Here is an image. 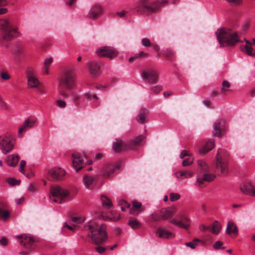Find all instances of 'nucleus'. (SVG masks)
I'll use <instances>...</instances> for the list:
<instances>
[{"mask_svg": "<svg viewBox=\"0 0 255 255\" xmlns=\"http://www.w3.org/2000/svg\"><path fill=\"white\" fill-rule=\"evenodd\" d=\"M88 230V236L92 239V243L100 245L108 239L106 226L104 224L98 225L95 222H89L87 226Z\"/></svg>", "mask_w": 255, "mask_h": 255, "instance_id": "obj_1", "label": "nucleus"}, {"mask_svg": "<svg viewBox=\"0 0 255 255\" xmlns=\"http://www.w3.org/2000/svg\"><path fill=\"white\" fill-rule=\"evenodd\" d=\"M218 40L221 46L233 45L239 42H243L238 34L230 29L223 28L216 31Z\"/></svg>", "mask_w": 255, "mask_h": 255, "instance_id": "obj_2", "label": "nucleus"}, {"mask_svg": "<svg viewBox=\"0 0 255 255\" xmlns=\"http://www.w3.org/2000/svg\"><path fill=\"white\" fill-rule=\"evenodd\" d=\"M75 84V75L71 69L66 70L59 82L60 94L63 97H68V90L74 88Z\"/></svg>", "mask_w": 255, "mask_h": 255, "instance_id": "obj_3", "label": "nucleus"}, {"mask_svg": "<svg viewBox=\"0 0 255 255\" xmlns=\"http://www.w3.org/2000/svg\"><path fill=\"white\" fill-rule=\"evenodd\" d=\"M0 30L2 32V41H10L17 37L19 34L17 27L12 26L8 20L5 18L0 19Z\"/></svg>", "mask_w": 255, "mask_h": 255, "instance_id": "obj_4", "label": "nucleus"}, {"mask_svg": "<svg viewBox=\"0 0 255 255\" xmlns=\"http://www.w3.org/2000/svg\"><path fill=\"white\" fill-rule=\"evenodd\" d=\"M168 0H161L155 2L150 3L148 0H140V4L136 7L138 12L142 13L144 12H153L158 10L160 7V5L167 3Z\"/></svg>", "mask_w": 255, "mask_h": 255, "instance_id": "obj_5", "label": "nucleus"}, {"mask_svg": "<svg viewBox=\"0 0 255 255\" xmlns=\"http://www.w3.org/2000/svg\"><path fill=\"white\" fill-rule=\"evenodd\" d=\"M69 194L68 190L57 185H53L50 188V198L57 203H62Z\"/></svg>", "mask_w": 255, "mask_h": 255, "instance_id": "obj_6", "label": "nucleus"}, {"mask_svg": "<svg viewBox=\"0 0 255 255\" xmlns=\"http://www.w3.org/2000/svg\"><path fill=\"white\" fill-rule=\"evenodd\" d=\"M96 53L99 57H107L110 59L115 58L118 55L117 51L114 48L108 46L98 48Z\"/></svg>", "mask_w": 255, "mask_h": 255, "instance_id": "obj_7", "label": "nucleus"}, {"mask_svg": "<svg viewBox=\"0 0 255 255\" xmlns=\"http://www.w3.org/2000/svg\"><path fill=\"white\" fill-rule=\"evenodd\" d=\"M177 218L178 219H172L170 223L179 228L188 229L190 226V219L185 215H180Z\"/></svg>", "mask_w": 255, "mask_h": 255, "instance_id": "obj_8", "label": "nucleus"}, {"mask_svg": "<svg viewBox=\"0 0 255 255\" xmlns=\"http://www.w3.org/2000/svg\"><path fill=\"white\" fill-rule=\"evenodd\" d=\"M222 149H218L216 154V168L222 174H225L228 171V164L221 155Z\"/></svg>", "mask_w": 255, "mask_h": 255, "instance_id": "obj_9", "label": "nucleus"}, {"mask_svg": "<svg viewBox=\"0 0 255 255\" xmlns=\"http://www.w3.org/2000/svg\"><path fill=\"white\" fill-rule=\"evenodd\" d=\"M65 173V170L59 167H54L48 171V176L51 179L56 180H62Z\"/></svg>", "mask_w": 255, "mask_h": 255, "instance_id": "obj_10", "label": "nucleus"}, {"mask_svg": "<svg viewBox=\"0 0 255 255\" xmlns=\"http://www.w3.org/2000/svg\"><path fill=\"white\" fill-rule=\"evenodd\" d=\"M142 76L150 83L153 84L157 82V74L153 69L147 68L142 72Z\"/></svg>", "mask_w": 255, "mask_h": 255, "instance_id": "obj_11", "label": "nucleus"}, {"mask_svg": "<svg viewBox=\"0 0 255 255\" xmlns=\"http://www.w3.org/2000/svg\"><path fill=\"white\" fill-rule=\"evenodd\" d=\"M72 165L76 168V172H78L83 168L84 158L83 155L79 152H74L72 154Z\"/></svg>", "mask_w": 255, "mask_h": 255, "instance_id": "obj_12", "label": "nucleus"}, {"mask_svg": "<svg viewBox=\"0 0 255 255\" xmlns=\"http://www.w3.org/2000/svg\"><path fill=\"white\" fill-rule=\"evenodd\" d=\"M120 164L116 163L115 164H106L104 165L101 170V175L105 178L110 177L115 171L119 168Z\"/></svg>", "mask_w": 255, "mask_h": 255, "instance_id": "obj_13", "label": "nucleus"}, {"mask_svg": "<svg viewBox=\"0 0 255 255\" xmlns=\"http://www.w3.org/2000/svg\"><path fill=\"white\" fill-rule=\"evenodd\" d=\"M0 138H2L3 141L2 152L4 154H6L13 149L14 144L11 142V140L6 135L0 136Z\"/></svg>", "mask_w": 255, "mask_h": 255, "instance_id": "obj_14", "label": "nucleus"}, {"mask_svg": "<svg viewBox=\"0 0 255 255\" xmlns=\"http://www.w3.org/2000/svg\"><path fill=\"white\" fill-rule=\"evenodd\" d=\"M18 240L20 245L24 248L30 250L32 246V237H28L25 235H21L15 237Z\"/></svg>", "mask_w": 255, "mask_h": 255, "instance_id": "obj_15", "label": "nucleus"}, {"mask_svg": "<svg viewBox=\"0 0 255 255\" xmlns=\"http://www.w3.org/2000/svg\"><path fill=\"white\" fill-rule=\"evenodd\" d=\"M44 92L45 87L43 83L33 76V93L39 95Z\"/></svg>", "mask_w": 255, "mask_h": 255, "instance_id": "obj_16", "label": "nucleus"}, {"mask_svg": "<svg viewBox=\"0 0 255 255\" xmlns=\"http://www.w3.org/2000/svg\"><path fill=\"white\" fill-rule=\"evenodd\" d=\"M102 12L103 8L101 5L98 4H96L91 7L87 15V17L94 19L98 17Z\"/></svg>", "mask_w": 255, "mask_h": 255, "instance_id": "obj_17", "label": "nucleus"}, {"mask_svg": "<svg viewBox=\"0 0 255 255\" xmlns=\"http://www.w3.org/2000/svg\"><path fill=\"white\" fill-rule=\"evenodd\" d=\"M242 192L255 197V188L250 182H245L241 185Z\"/></svg>", "mask_w": 255, "mask_h": 255, "instance_id": "obj_18", "label": "nucleus"}, {"mask_svg": "<svg viewBox=\"0 0 255 255\" xmlns=\"http://www.w3.org/2000/svg\"><path fill=\"white\" fill-rule=\"evenodd\" d=\"M155 234L158 238L162 239H170L174 237L173 233L163 227H159L156 230Z\"/></svg>", "mask_w": 255, "mask_h": 255, "instance_id": "obj_19", "label": "nucleus"}, {"mask_svg": "<svg viewBox=\"0 0 255 255\" xmlns=\"http://www.w3.org/2000/svg\"><path fill=\"white\" fill-rule=\"evenodd\" d=\"M89 68V71L91 75L96 76L100 73V64L95 61L89 62L87 64Z\"/></svg>", "mask_w": 255, "mask_h": 255, "instance_id": "obj_20", "label": "nucleus"}, {"mask_svg": "<svg viewBox=\"0 0 255 255\" xmlns=\"http://www.w3.org/2000/svg\"><path fill=\"white\" fill-rule=\"evenodd\" d=\"M215 147V140L213 139H209L205 145H204L200 150L199 153L201 154H205L211 150Z\"/></svg>", "mask_w": 255, "mask_h": 255, "instance_id": "obj_21", "label": "nucleus"}, {"mask_svg": "<svg viewBox=\"0 0 255 255\" xmlns=\"http://www.w3.org/2000/svg\"><path fill=\"white\" fill-rule=\"evenodd\" d=\"M32 127V120L30 118L25 121L23 125L19 128L17 134L18 137H21L24 132Z\"/></svg>", "mask_w": 255, "mask_h": 255, "instance_id": "obj_22", "label": "nucleus"}, {"mask_svg": "<svg viewBox=\"0 0 255 255\" xmlns=\"http://www.w3.org/2000/svg\"><path fill=\"white\" fill-rule=\"evenodd\" d=\"M19 160V156L16 154H10L5 159V162L8 166H15Z\"/></svg>", "mask_w": 255, "mask_h": 255, "instance_id": "obj_23", "label": "nucleus"}, {"mask_svg": "<svg viewBox=\"0 0 255 255\" xmlns=\"http://www.w3.org/2000/svg\"><path fill=\"white\" fill-rule=\"evenodd\" d=\"M117 141L113 143V149L115 152H119L126 149V145L121 139H116Z\"/></svg>", "mask_w": 255, "mask_h": 255, "instance_id": "obj_24", "label": "nucleus"}, {"mask_svg": "<svg viewBox=\"0 0 255 255\" xmlns=\"http://www.w3.org/2000/svg\"><path fill=\"white\" fill-rule=\"evenodd\" d=\"M222 127L221 122L220 120H218L215 121L213 130V135L214 136H221L222 134Z\"/></svg>", "mask_w": 255, "mask_h": 255, "instance_id": "obj_25", "label": "nucleus"}, {"mask_svg": "<svg viewBox=\"0 0 255 255\" xmlns=\"http://www.w3.org/2000/svg\"><path fill=\"white\" fill-rule=\"evenodd\" d=\"M192 175L193 172L189 170H180L174 173V176L177 178H187Z\"/></svg>", "mask_w": 255, "mask_h": 255, "instance_id": "obj_26", "label": "nucleus"}, {"mask_svg": "<svg viewBox=\"0 0 255 255\" xmlns=\"http://www.w3.org/2000/svg\"><path fill=\"white\" fill-rule=\"evenodd\" d=\"M215 177L216 176L214 174L205 173L204 174L203 178H198L197 181L199 185H201L204 181L211 182L213 181Z\"/></svg>", "mask_w": 255, "mask_h": 255, "instance_id": "obj_27", "label": "nucleus"}, {"mask_svg": "<svg viewBox=\"0 0 255 255\" xmlns=\"http://www.w3.org/2000/svg\"><path fill=\"white\" fill-rule=\"evenodd\" d=\"M148 115V111L145 109H141L136 117V120L139 123L143 124L146 117Z\"/></svg>", "mask_w": 255, "mask_h": 255, "instance_id": "obj_28", "label": "nucleus"}, {"mask_svg": "<svg viewBox=\"0 0 255 255\" xmlns=\"http://www.w3.org/2000/svg\"><path fill=\"white\" fill-rule=\"evenodd\" d=\"M226 232L228 234H234L237 235L238 230L235 223L232 222H229L227 224Z\"/></svg>", "mask_w": 255, "mask_h": 255, "instance_id": "obj_29", "label": "nucleus"}, {"mask_svg": "<svg viewBox=\"0 0 255 255\" xmlns=\"http://www.w3.org/2000/svg\"><path fill=\"white\" fill-rule=\"evenodd\" d=\"M133 209H130L129 213L134 215H136L142 211L140 208L141 206V204L136 201L132 202Z\"/></svg>", "mask_w": 255, "mask_h": 255, "instance_id": "obj_30", "label": "nucleus"}, {"mask_svg": "<svg viewBox=\"0 0 255 255\" xmlns=\"http://www.w3.org/2000/svg\"><path fill=\"white\" fill-rule=\"evenodd\" d=\"M160 212L162 214L161 218L162 220H164L171 218L174 214L173 210L170 208H168L165 210H161Z\"/></svg>", "mask_w": 255, "mask_h": 255, "instance_id": "obj_31", "label": "nucleus"}, {"mask_svg": "<svg viewBox=\"0 0 255 255\" xmlns=\"http://www.w3.org/2000/svg\"><path fill=\"white\" fill-rule=\"evenodd\" d=\"M95 179L93 176L85 175L83 178V182L86 188H90L93 185Z\"/></svg>", "mask_w": 255, "mask_h": 255, "instance_id": "obj_32", "label": "nucleus"}, {"mask_svg": "<svg viewBox=\"0 0 255 255\" xmlns=\"http://www.w3.org/2000/svg\"><path fill=\"white\" fill-rule=\"evenodd\" d=\"M120 218V215L116 211H112L106 216L105 220L109 221L116 222Z\"/></svg>", "mask_w": 255, "mask_h": 255, "instance_id": "obj_33", "label": "nucleus"}, {"mask_svg": "<svg viewBox=\"0 0 255 255\" xmlns=\"http://www.w3.org/2000/svg\"><path fill=\"white\" fill-rule=\"evenodd\" d=\"M101 199L102 205L105 208L109 209L112 206L111 201L106 196L101 195Z\"/></svg>", "mask_w": 255, "mask_h": 255, "instance_id": "obj_34", "label": "nucleus"}, {"mask_svg": "<svg viewBox=\"0 0 255 255\" xmlns=\"http://www.w3.org/2000/svg\"><path fill=\"white\" fill-rule=\"evenodd\" d=\"M247 43L249 44L246 45L243 47L242 48V51L249 56H255V52H253V48L251 46L252 43H250L249 41H247Z\"/></svg>", "mask_w": 255, "mask_h": 255, "instance_id": "obj_35", "label": "nucleus"}, {"mask_svg": "<svg viewBox=\"0 0 255 255\" xmlns=\"http://www.w3.org/2000/svg\"><path fill=\"white\" fill-rule=\"evenodd\" d=\"M144 136L141 135H138L131 140V144L132 146H134L141 145L144 142Z\"/></svg>", "mask_w": 255, "mask_h": 255, "instance_id": "obj_36", "label": "nucleus"}, {"mask_svg": "<svg viewBox=\"0 0 255 255\" xmlns=\"http://www.w3.org/2000/svg\"><path fill=\"white\" fill-rule=\"evenodd\" d=\"M221 229V224L219 222L216 221L213 224L212 228H210V232L213 234L217 235L220 232Z\"/></svg>", "mask_w": 255, "mask_h": 255, "instance_id": "obj_37", "label": "nucleus"}, {"mask_svg": "<svg viewBox=\"0 0 255 255\" xmlns=\"http://www.w3.org/2000/svg\"><path fill=\"white\" fill-rule=\"evenodd\" d=\"M4 206L0 203V219L2 220H6L9 216V212L7 210H4Z\"/></svg>", "mask_w": 255, "mask_h": 255, "instance_id": "obj_38", "label": "nucleus"}, {"mask_svg": "<svg viewBox=\"0 0 255 255\" xmlns=\"http://www.w3.org/2000/svg\"><path fill=\"white\" fill-rule=\"evenodd\" d=\"M128 224L134 229L139 228L141 226L140 222L134 219H130L128 221Z\"/></svg>", "mask_w": 255, "mask_h": 255, "instance_id": "obj_39", "label": "nucleus"}, {"mask_svg": "<svg viewBox=\"0 0 255 255\" xmlns=\"http://www.w3.org/2000/svg\"><path fill=\"white\" fill-rule=\"evenodd\" d=\"M198 165L200 170L202 172H206L208 170V166L206 162L203 160H198Z\"/></svg>", "mask_w": 255, "mask_h": 255, "instance_id": "obj_40", "label": "nucleus"}, {"mask_svg": "<svg viewBox=\"0 0 255 255\" xmlns=\"http://www.w3.org/2000/svg\"><path fill=\"white\" fill-rule=\"evenodd\" d=\"M201 242V240L200 239H198L197 238H195L193 240L192 242H187L185 244V245L186 247H189L192 249H194L196 248V247L197 246V243Z\"/></svg>", "mask_w": 255, "mask_h": 255, "instance_id": "obj_41", "label": "nucleus"}, {"mask_svg": "<svg viewBox=\"0 0 255 255\" xmlns=\"http://www.w3.org/2000/svg\"><path fill=\"white\" fill-rule=\"evenodd\" d=\"M231 85L230 83L226 80H224L222 82V88L221 89V93L222 94L225 93L227 91H229L228 89L230 88Z\"/></svg>", "mask_w": 255, "mask_h": 255, "instance_id": "obj_42", "label": "nucleus"}, {"mask_svg": "<svg viewBox=\"0 0 255 255\" xmlns=\"http://www.w3.org/2000/svg\"><path fill=\"white\" fill-rule=\"evenodd\" d=\"M6 181L11 186L19 185L20 183V180H17L11 177L8 178Z\"/></svg>", "mask_w": 255, "mask_h": 255, "instance_id": "obj_43", "label": "nucleus"}, {"mask_svg": "<svg viewBox=\"0 0 255 255\" xmlns=\"http://www.w3.org/2000/svg\"><path fill=\"white\" fill-rule=\"evenodd\" d=\"M85 220L84 216L74 217L71 219L72 221L75 224H80L83 223Z\"/></svg>", "mask_w": 255, "mask_h": 255, "instance_id": "obj_44", "label": "nucleus"}, {"mask_svg": "<svg viewBox=\"0 0 255 255\" xmlns=\"http://www.w3.org/2000/svg\"><path fill=\"white\" fill-rule=\"evenodd\" d=\"M119 204L122 206L121 209L123 211H126V208L129 207V204L124 200L120 201Z\"/></svg>", "mask_w": 255, "mask_h": 255, "instance_id": "obj_45", "label": "nucleus"}, {"mask_svg": "<svg viewBox=\"0 0 255 255\" xmlns=\"http://www.w3.org/2000/svg\"><path fill=\"white\" fill-rule=\"evenodd\" d=\"M71 96L72 97L73 100L75 102H77V103L80 102V97L79 95L78 94V93L75 92H72L71 93Z\"/></svg>", "mask_w": 255, "mask_h": 255, "instance_id": "obj_46", "label": "nucleus"}, {"mask_svg": "<svg viewBox=\"0 0 255 255\" xmlns=\"http://www.w3.org/2000/svg\"><path fill=\"white\" fill-rule=\"evenodd\" d=\"M180 197V195L178 193H171L170 194V200L172 202L178 200Z\"/></svg>", "mask_w": 255, "mask_h": 255, "instance_id": "obj_47", "label": "nucleus"}, {"mask_svg": "<svg viewBox=\"0 0 255 255\" xmlns=\"http://www.w3.org/2000/svg\"><path fill=\"white\" fill-rule=\"evenodd\" d=\"M142 45L145 47H149L151 46V43L149 39L147 38H144L141 40Z\"/></svg>", "mask_w": 255, "mask_h": 255, "instance_id": "obj_48", "label": "nucleus"}, {"mask_svg": "<svg viewBox=\"0 0 255 255\" xmlns=\"http://www.w3.org/2000/svg\"><path fill=\"white\" fill-rule=\"evenodd\" d=\"M193 160L192 158H188L184 160L182 162V165L183 166H187L191 165L193 163Z\"/></svg>", "mask_w": 255, "mask_h": 255, "instance_id": "obj_49", "label": "nucleus"}, {"mask_svg": "<svg viewBox=\"0 0 255 255\" xmlns=\"http://www.w3.org/2000/svg\"><path fill=\"white\" fill-rule=\"evenodd\" d=\"M223 245V243L221 241H217L215 242V243L213 245V248L215 250H219L220 249H224L225 248L223 247L222 248V246Z\"/></svg>", "mask_w": 255, "mask_h": 255, "instance_id": "obj_50", "label": "nucleus"}, {"mask_svg": "<svg viewBox=\"0 0 255 255\" xmlns=\"http://www.w3.org/2000/svg\"><path fill=\"white\" fill-rule=\"evenodd\" d=\"M174 54V52L171 49H167L164 53V55L167 58H170Z\"/></svg>", "mask_w": 255, "mask_h": 255, "instance_id": "obj_51", "label": "nucleus"}, {"mask_svg": "<svg viewBox=\"0 0 255 255\" xmlns=\"http://www.w3.org/2000/svg\"><path fill=\"white\" fill-rule=\"evenodd\" d=\"M25 165H26V161L25 160H22L20 163L19 171L21 173H23V174H25L24 167H25Z\"/></svg>", "mask_w": 255, "mask_h": 255, "instance_id": "obj_52", "label": "nucleus"}, {"mask_svg": "<svg viewBox=\"0 0 255 255\" xmlns=\"http://www.w3.org/2000/svg\"><path fill=\"white\" fill-rule=\"evenodd\" d=\"M151 90L155 94H157L159 93L161 91L162 87L160 86L157 85L152 87Z\"/></svg>", "mask_w": 255, "mask_h": 255, "instance_id": "obj_53", "label": "nucleus"}, {"mask_svg": "<svg viewBox=\"0 0 255 255\" xmlns=\"http://www.w3.org/2000/svg\"><path fill=\"white\" fill-rule=\"evenodd\" d=\"M7 107L6 103L3 101L2 98L0 96V109L6 110Z\"/></svg>", "mask_w": 255, "mask_h": 255, "instance_id": "obj_54", "label": "nucleus"}, {"mask_svg": "<svg viewBox=\"0 0 255 255\" xmlns=\"http://www.w3.org/2000/svg\"><path fill=\"white\" fill-rule=\"evenodd\" d=\"M0 76H1V78L4 80H7L10 78V76L6 72H1Z\"/></svg>", "mask_w": 255, "mask_h": 255, "instance_id": "obj_55", "label": "nucleus"}, {"mask_svg": "<svg viewBox=\"0 0 255 255\" xmlns=\"http://www.w3.org/2000/svg\"><path fill=\"white\" fill-rule=\"evenodd\" d=\"M8 244V240L5 237H2L0 239V245L2 246H6Z\"/></svg>", "mask_w": 255, "mask_h": 255, "instance_id": "obj_56", "label": "nucleus"}, {"mask_svg": "<svg viewBox=\"0 0 255 255\" xmlns=\"http://www.w3.org/2000/svg\"><path fill=\"white\" fill-rule=\"evenodd\" d=\"M53 61L52 57H49L48 58H46L44 61V65L45 67H49L50 64L52 63Z\"/></svg>", "mask_w": 255, "mask_h": 255, "instance_id": "obj_57", "label": "nucleus"}, {"mask_svg": "<svg viewBox=\"0 0 255 255\" xmlns=\"http://www.w3.org/2000/svg\"><path fill=\"white\" fill-rule=\"evenodd\" d=\"M57 105L59 108H63L65 107L66 104L64 101L57 100Z\"/></svg>", "mask_w": 255, "mask_h": 255, "instance_id": "obj_58", "label": "nucleus"}, {"mask_svg": "<svg viewBox=\"0 0 255 255\" xmlns=\"http://www.w3.org/2000/svg\"><path fill=\"white\" fill-rule=\"evenodd\" d=\"M27 74L28 78V85L29 87L31 88L32 87V75L28 71H27Z\"/></svg>", "mask_w": 255, "mask_h": 255, "instance_id": "obj_59", "label": "nucleus"}, {"mask_svg": "<svg viewBox=\"0 0 255 255\" xmlns=\"http://www.w3.org/2000/svg\"><path fill=\"white\" fill-rule=\"evenodd\" d=\"M152 219L154 221H158L161 219V217L156 213H154L151 215Z\"/></svg>", "mask_w": 255, "mask_h": 255, "instance_id": "obj_60", "label": "nucleus"}, {"mask_svg": "<svg viewBox=\"0 0 255 255\" xmlns=\"http://www.w3.org/2000/svg\"><path fill=\"white\" fill-rule=\"evenodd\" d=\"M199 229L202 232H206L208 230L210 231V227L206 226L205 225L202 224L200 225Z\"/></svg>", "mask_w": 255, "mask_h": 255, "instance_id": "obj_61", "label": "nucleus"}, {"mask_svg": "<svg viewBox=\"0 0 255 255\" xmlns=\"http://www.w3.org/2000/svg\"><path fill=\"white\" fill-rule=\"evenodd\" d=\"M63 227H67L69 230H70L72 232H74L75 231V229L76 227L75 226H70V225H67L66 222L64 223Z\"/></svg>", "mask_w": 255, "mask_h": 255, "instance_id": "obj_62", "label": "nucleus"}, {"mask_svg": "<svg viewBox=\"0 0 255 255\" xmlns=\"http://www.w3.org/2000/svg\"><path fill=\"white\" fill-rule=\"evenodd\" d=\"M96 250L100 254L103 253L106 251V248L103 247H97L96 248Z\"/></svg>", "mask_w": 255, "mask_h": 255, "instance_id": "obj_63", "label": "nucleus"}, {"mask_svg": "<svg viewBox=\"0 0 255 255\" xmlns=\"http://www.w3.org/2000/svg\"><path fill=\"white\" fill-rule=\"evenodd\" d=\"M24 198L23 197H21L20 198L15 199V202L17 205L22 204L24 202Z\"/></svg>", "mask_w": 255, "mask_h": 255, "instance_id": "obj_64", "label": "nucleus"}]
</instances>
